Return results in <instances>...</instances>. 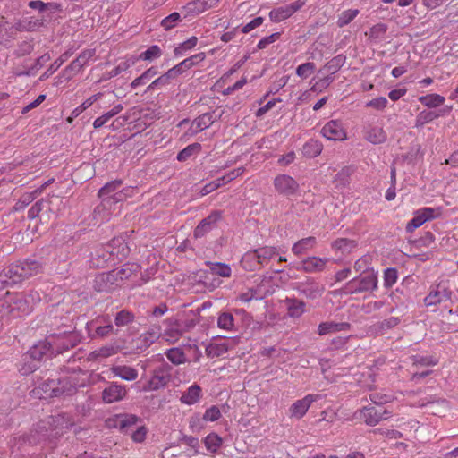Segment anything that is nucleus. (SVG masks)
Masks as SVG:
<instances>
[{
	"mask_svg": "<svg viewBox=\"0 0 458 458\" xmlns=\"http://www.w3.org/2000/svg\"><path fill=\"white\" fill-rule=\"evenodd\" d=\"M139 268L137 264H125L122 267L114 269L120 281L130 278L133 272H136Z\"/></svg>",
	"mask_w": 458,
	"mask_h": 458,
	"instance_id": "obj_59",
	"label": "nucleus"
},
{
	"mask_svg": "<svg viewBox=\"0 0 458 458\" xmlns=\"http://www.w3.org/2000/svg\"><path fill=\"white\" fill-rule=\"evenodd\" d=\"M218 327L225 330H232L234 326L233 316L230 312H223L217 319Z\"/></svg>",
	"mask_w": 458,
	"mask_h": 458,
	"instance_id": "obj_55",
	"label": "nucleus"
},
{
	"mask_svg": "<svg viewBox=\"0 0 458 458\" xmlns=\"http://www.w3.org/2000/svg\"><path fill=\"white\" fill-rule=\"evenodd\" d=\"M19 267L22 270V276L25 279L36 276L42 271V266L41 264L33 259H26L22 262L17 263Z\"/></svg>",
	"mask_w": 458,
	"mask_h": 458,
	"instance_id": "obj_26",
	"label": "nucleus"
},
{
	"mask_svg": "<svg viewBox=\"0 0 458 458\" xmlns=\"http://www.w3.org/2000/svg\"><path fill=\"white\" fill-rule=\"evenodd\" d=\"M200 396H201V387L199 385L194 384V385L191 386L187 389V391H185L182 394L180 401L182 403H185L188 405H192L199 402V400L200 399Z\"/></svg>",
	"mask_w": 458,
	"mask_h": 458,
	"instance_id": "obj_27",
	"label": "nucleus"
},
{
	"mask_svg": "<svg viewBox=\"0 0 458 458\" xmlns=\"http://www.w3.org/2000/svg\"><path fill=\"white\" fill-rule=\"evenodd\" d=\"M317 243L316 238L313 236H310L307 238H303L299 240L297 242H295L293 245L292 251L297 255L300 256L301 254H304L308 250L313 249Z\"/></svg>",
	"mask_w": 458,
	"mask_h": 458,
	"instance_id": "obj_29",
	"label": "nucleus"
},
{
	"mask_svg": "<svg viewBox=\"0 0 458 458\" xmlns=\"http://www.w3.org/2000/svg\"><path fill=\"white\" fill-rule=\"evenodd\" d=\"M0 315L2 318H16L14 310H13V303L10 298V293H7L5 297L0 299Z\"/></svg>",
	"mask_w": 458,
	"mask_h": 458,
	"instance_id": "obj_43",
	"label": "nucleus"
},
{
	"mask_svg": "<svg viewBox=\"0 0 458 458\" xmlns=\"http://www.w3.org/2000/svg\"><path fill=\"white\" fill-rule=\"evenodd\" d=\"M171 370L172 366L166 362H163L159 367L154 369L153 376L148 384L143 386V391L157 390L165 386L169 381Z\"/></svg>",
	"mask_w": 458,
	"mask_h": 458,
	"instance_id": "obj_6",
	"label": "nucleus"
},
{
	"mask_svg": "<svg viewBox=\"0 0 458 458\" xmlns=\"http://www.w3.org/2000/svg\"><path fill=\"white\" fill-rule=\"evenodd\" d=\"M274 186L280 194L293 195L299 189V183L288 174H279L274 179Z\"/></svg>",
	"mask_w": 458,
	"mask_h": 458,
	"instance_id": "obj_10",
	"label": "nucleus"
},
{
	"mask_svg": "<svg viewBox=\"0 0 458 458\" xmlns=\"http://www.w3.org/2000/svg\"><path fill=\"white\" fill-rule=\"evenodd\" d=\"M110 256L122 260L130 253V248L122 237H114L106 246Z\"/></svg>",
	"mask_w": 458,
	"mask_h": 458,
	"instance_id": "obj_15",
	"label": "nucleus"
},
{
	"mask_svg": "<svg viewBox=\"0 0 458 458\" xmlns=\"http://www.w3.org/2000/svg\"><path fill=\"white\" fill-rule=\"evenodd\" d=\"M241 265L245 270L248 271H254L262 266L257 257L255 250H249L242 256Z\"/></svg>",
	"mask_w": 458,
	"mask_h": 458,
	"instance_id": "obj_28",
	"label": "nucleus"
},
{
	"mask_svg": "<svg viewBox=\"0 0 458 458\" xmlns=\"http://www.w3.org/2000/svg\"><path fill=\"white\" fill-rule=\"evenodd\" d=\"M318 399V395L317 394H308L304 398L297 400L289 408L290 417L297 420L301 419L306 414L312 403Z\"/></svg>",
	"mask_w": 458,
	"mask_h": 458,
	"instance_id": "obj_11",
	"label": "nucleus"
},
{
	"mask_svg": "<svg viewBox=\"0 0 458 458\" xmlns=\"http://www.w3.org/2000/svg\"><path fill=\"white\" fill-rule=\"evenodd\" d=\"M295 289L310 300L319 298L325 291L324 286L311 277H306L303 281L298 282Z\"/></svg>",
	"mask_w": 458,
	"mask_h": 458,
	"instance_id": "obj_8",
	"label": "nucleus"
},
{
	"mask_svg": "<svg viewBox=\"0 0 458 458\" xmlns=\"http://www.w3.org/2000/svg\"><path fill=\"white\" fill-rule=\"evenodd\" d=\"M439 115V114H437L434 111H422L417 115L415 126H423L424 124L437 119Z\"/></svg>",
	"mask_w": 458,
	"mask_h": 458,
	"instance_id": "obj_58",
	"label": "nucleus"
},
{
	"mask_svg": "<svg viewBox=\"0 0 458 458\" xmlns=\"http://www.w3.org/2000/svg\"><path fill=\"white\" fill-rule=\"evenodd\" d=\"M307 0H297L290 4L275 8L269 13V18L274 22H280L291 17L295 12L300 10Z\"/></svg>",
	"mask_w": 458,
	"mask_h": 458,
	"instance_id": "obj_9",
	"label": "nucleus"
},
{
	"mask_svg": "<svg viewBox=\"0 0 458 458\" xmlns=\"http://www.w3.org/2000/svg\"><path fill=\"white\" fill-rule=\"evenodd\" d=\"M221 216H222L220 211L211 212L207 217L202 219L194 229V238L198 239L204 237L208 233L216 227V224L218 220L221 219Z\"/></svg>",
	"mask_w": 458,
	"mask_h": 458,
	"instance_id": "obj_12",
	"label": "nucleus"
},
{
	"mask_svg": "<svg viewBox=\"0 0 458 458\" xmlns=\"http://www.w3.org/2000/svg\"><path fill=\"white\" fill-rule=\"evenodd\" d=\"M206 265L214 275L223 277H229L231 276V267L225 263L207 261Z\"/></svg>",
	"mask_w": 458,
	"mask_h": 458,
	"instance_id": "obj_44",
	"label": "nucleus"
},
{
	"mask_svg": "<svg viewBox=\"0 0 458 458\" xmlns=\"http://www.w3.org/2000/svg\"><path fill=\"white\" fill-rule=\"evenodd\" d=\"M329 259H321L316 256L308 257L303 259L299 267H296L299 271H304L306 273H316L324 270Z\"/></svg>",
	"mask_w": 458,
	"mask_h": 458,
	"instance_id": "obj_16",
	"label": "nucleus"
},
{
	"mask_svg": "<svg viewBox=\"0 0 458 458\" xmlns=\"http://www.w3.org/2000/svg\"><path fill=\"white\" fill-rule=\"evenodd\" d=\"M362 413L365 423L369 426L377 425L380 420L386 419L384 415L388 414L386 410L375 407L364 408Z\"/></svg>",
	"mask_w": 458,
	"mask_h": 458,
	"instance_id": "obj_23",
	"label": "nucleus"
},
{
	"mask_svg": "<svg viewBox=\"0 0 458 458\" xmlns=\"http://www.w3.org/2000/svg\"><path fill=\"white\" fill-rule=\"evenodd\" d=\"M285 302L287 304V313L291 318H299L304 313L305 302L303 301L287 298Z\"/></svg>",
	"mask_w": 458,
	"mask_h": 458,
	"instance_id": "obj_30",
	"label": "nucleus"
},
{
	"mask_svg": "<svg viewBox=\"0 0 458 458\" xmlns=\"http://www.w3.org/2000/svg\"><path fill=\"white\" fill-rule=\"evenodd\" d=\"M101 321L107 322V324L105 326L97 327L95 329V333L93 335H91L92 338H95V337L105 338V337L111 335L112 334L117 335L118 329H116V330L114 329V326L110 323L108 316L106 318V317H98V318H97V319L95 321H91L90 325H92L95 322L99 323Z\"/></svg>",
	"mask_w": 458,
	"mask_h": 458,
	"instance_id": "obj_24",
	"label": "nucleus"
},
{
	"mask_svg": "<svg viewBox=\"0 0 458 458\" xmlns=\"http://www.w3.org/2000/svg\"><path fill=\"white\" fill-rule=\"evenodd\" d=\"M103 96V93L98 92L95 95H92L89 98H87L81 106L74 108L72 112V115L73 117H78L83 111L88 109L89 106L93 105L94 102L98 100Z\"/></svg>",
	"mask_w": 458,
	"mask_h": 458,
	"instance_id": "obj_52",
	"label": "nucleus"
},
{
	"mask_svg": "<svg viewBox=\"0 0 458 458\" xmlns=\"http://www.w3.org/2000/svg\"><path fill=\"white\" fill-rule=\"evenodd\" d=\"M47 344H38L31 347L24 355L27 360H31L38 364L47 354Z\"/></svg>",
	"mask_w": 458,
	"mask_h": 458,
	"instance_id": "obj_33",
	"label": "nucleus"
},
{
	"mask_svg": "<svg viewBox=\"0 0 458 458\" xmlns=\"http://www.w3.org/2000/svg\"><path fill=\"white\" fill-rule=\"evenodd\" d=\"M3 271L5 273L6 278L8 279L11 285L24 281L22 276V270L19 267L17 263L8 266Z\"/></svg>",
	"mask_w": 458,
	"mask_h": 458,
	"instance_id": "obj_31",
	"label": "nucleus"
},
{
	"mask_svg": "<svg viewBox=\"0 0 458 458\" xmlns=\"http://www.w3.org/2000/svg\"><path fill=\"white\" fill-rule=\"evenodd\" d=\"M165 323L166 328L164 335L170 342L177 341L183 334L191 331L197 325L196 320L193 318L178 320L172 318L166 319Z\"/></svg>",
	"mask_w": 458,
	"mask_h": 458,
	"instance_id": "obj_5",
	"label": "nucleus"
},
{
	"mask_svg": "<svg viewBox=\"0 0 458 458\" xmlns=\"http://www.w3.org/2000/svg\"><path fill=\"white\" fill-rule=\"evenodd\" d=\"M126 394L124 386L113 384L102 392V399L106 403H112L122 400Z\"/></svg>",
	"mask_w": 458,
	"mask_h": 458,
	"instance_id": "obj_20",
	"label": "nucleus"
},
{
	"mask_svg": "<svg viewBox=\"0 0 458 458\" xmlns=\"http://www.w3.org/2000/svg\"><path fill=\"white\" fill-rule=\"evenodd\" d=\"M258 259H259L261 265L266 263L271 258L277 255L276 249L275 247L264 246L261 248H258L255 250Z\"/></svg>",
	"mask_w": 458,
	"mask_h": 458,
	"instance_id": "obj_48",
	"label": "nucleus"
},
{
	"mask_svg": "<svg viewBox=\"0 0 458 458\" xmlns=\"http://www.w3.org/2000/svg\"><path fill=\"white\" fill-rule=\"evenodd\" d=\"M72 49L63 53L40 76V81H44L51 76L72 55Z\"/></svg>",
	"mask_w": 458,
	"mask_h": 458,
	"instance_id": "obj_32",
	"label": "nucleus"
},
{
	"mask_svg": "<svg viewBox=\"0 0 458 458\" xmlns=\"http://www.w3.org/2000/svg\"><path fill=\"white\" fill-rule=\"evenodd\" d=\"M434 216L435 209L432 208H424L418 210L415 214V216L407 224L406 232H413L428 220L434 218Z\"/></svg>",
	"mask_w": 458,
	"mask_h": 458,
	"instance_id": "obj_17",
	"label": "nucleus"
},
{
	"mask_svg": "<svg viewBox=\"0 0 458 458\" xmlns=\"http://www.w3.org/2000/svg\"><path fill=\"white\" fill-rule=\"evenodd\" d=\"M214 123L212 113H205L196 117L192 122V126H195L196 131H202L208 128Z\"/></svg>",
	"mask_w": 458,
	"mask_h": 458,
	"instance_id": "obj_41",
	"label": "nucleus"
},
{
	"mask_svg": "<svg viewBox=\"0 0 458 458\" xmlns=\"http://www.w3.org/2000/svg\"><path fill=\"white\" fill-rule=\"evenodd\" d=\"M29 7L31 9L38 10L40 13L46 11L47 9H49L53 12H55L59 9V4L55 3H44L40 0H33L29 2Z\"/></svg>",
	"mask_w": 458,
	"mask_h": 458,
	"instance_id": "obj_61",
	"label": "nucleus"
},
{
	"mask_svg": "<svg viewBox=\"0 0 458 458\" xmlns=\"http://www.w3.org/2000/svg\"><path fill=\"white\" fill-rule=\"evenodd\" d=\"M350 328L351 325L347 322L336 323L333 321H327L322 322L318 325V334L319 335H325L332 332L347 331L350 330Z\"/></svg>",
	"mask_w": 458,
	"mask_h": 458,
	"instance_id": "obj_25",
	"label": "nucleus"
},
{
	"mask_svg": "<svg viewBox=\"0 0 458 458\" xmlns=\"http://www.w3.org/2000/svg\"><path fill=\"white\" fill-rule=\"evenodd\" d=\"M419 101L429 108H434L443 105L445 98L438 94H428L426 96L420 97Z\"/></svg>",
	"mask_w": 458,
	"mask_h": 458,
	"instance_id": "obj_40",
	"label": "nucleus"
},
{
	"mask_svg": "<svg viewBox=\"0 0 458 458\" xmlns=\"http://www.w3.org/2000/svg\"><path fill=\"white\" fill-rule=\"evenodd\" d=\"M321 133L330 140H344L346 139V133L342 123L335 120L327 122L323 126Z\"/></svg>",
	"mask_w": 458,
	"mask_h": 458,
	"instance_id": "obj_14",
	"label": "nucleus"
},
{
	"mask_svg": "<svg viewBox=\"0 0 458 458\" xmlns=\"http://www.w3.org/2000/svg\"><path fill=\"white\" fill-rule=\"evenodd\" d=\"M62 199L59 196L52 195L47 199L38 200L28 211V217L34 219L39 217L40 220L49 221L56 217L57 207Z\"/></svg>",
	"mask_w": 458,
	"mask_h": 458,
	"instance_id": "obj_1",
	"label": "nucleus"
},
{
	"mask_svg": "<svg viewBox=\"0 0 458 458\" xmlns=\"http://www.w3.org/2000/svg\"><path fill=\"white\" fill-rule=\"evenodd\" d=\"M139 419L135 415H125L119 419V427L120 429L124 430L126 433H129L132 428L131 427H134Z\"/></svg>",
	"mask_w": 458,
	"mask_h": 458,
	"instance_id": "obj_60",
	"label": "nucleus"
},
{
	"mask_svg": "<svg viewBox=\"0 0 458 458\" xmlns=\"http://www.w3.org/2000/svg\"><path fill=\"white\" fill-rule=\"evenodd\" d=\"M359 11L358 10H346L343 12L337 20V26L342 28L347 24H349L354 18L357 16Z\"/></svg>",
	"mask_w": 458,
	"mask_h": 458,
	"instance_id": "obj_62",
	"label": "nucleus"
},
{
	"mask_svg": "<svg viewBox=\"0 0 458 458\" xmlns=\"http://www.w3.org/2000/svg\"><path fill=\"white\" fill-rule=\"evenodd\" d=\"M346 56L344 55H338L328 61L321 71H325L327 73H335L345 63Z\"/></svg>",
	"mask_w": 458,
	"mask_h": 458,
	"instance_id": "obj_38",
	"label": "nucleus"
},
{
	"mask_svg": "<svg viewBox=\"0 0 458 458\" xmlns=\"http://www.w3.org/2000/svg\"><path fill=\"white\" fill-rule=\"evenodd\" d=\"M81 340V335L73 329H57L48 336V344L55 347V351L63 352L75 347Z\"/></svg>",
	"mask_w": 458,
	"mask_h": 458,
	"instance_id": "obj_2",
	"label": "nucleus"
},
{
	"mask_svg": "<svg viewBox=\"0 0 458 458\" xmlns=\"http://www.w3.org/2000/svg\"><path fill=\"white\" fill-rule=\"evenodd\" d=\"M47 20L44 17L21 20L15 23V29L19 31H36L41 27L46 26Z\"/></svg>",
	"mask_w": 458,
	"mask_h": 458,
	"instance_id": "obj_21",
	"label": "nucleus"
},
{
	"mask_svg": "<svg viewBox=\"0 0 458 458\" xmlns=\"http://www.w3.org/2000/svg\"><path fill=\"white\" fill-rule=\"evenodd\" d=\"M57 390V397L62 395H72L76 393L77 388L81 386L77 383V379L75 377H65L64 378H60L56 380Z\"/></svg>",
	"mask_w": 458,
	"mask_h": 458,
	"instance_id": "obj_18",
	"label": "nucleus"
},
{
	"mask_svg": "<svg viewBox=\"0 0 458 458\" xmlns=\"http://www.w3.org/2000/svg\"><path fill=\"white\" fill-rule=\"evenodd\" d=\"M322 144L318 140H310L302 147V154L306 157L313 158L318 157L322 151Z\"/></svg>",
	"mask_w": 458,
	"mask_h": 458,
	"instance_id": "obj_34",
	"label": "nucleus"
},
{
	"mask_svg": "<svg viewBox=\"0 0 458 458\" xmlns=\"http://www.w3.org/2000/svg\"><path fill=\"white\" fill-rule=\"evenodd\" d=\"M93 287L97 292H111L114 290L112 285H109V280H106L105 272L98 274L95 277Z\"/></svg>",
	"mask_w": 458,
	"mask_h": 458,
	"instance_id": "obj_49",
	"label": "nucleus"
},
{
	"mask_svg": "<svg viewBox=\"0 0 458 458\" xmlns=\"http://www.w3.org/2000/svg\"><path fill=\"white\" fill-rule=\"evenodd\" d=\"M167 359L174 365H180L186 361L184 352L179 348H171L166 352Z\"/></svg>",
	"mask_w": 458,
	"mask_h": 458,
	"instance_id": "obj_53",
	"label": "nucleus"
},
{
	"mask_svg": "<svg viewBox=\"0 0 458 458\" xmlns=\"http://www.w3.org/2000/svg\"><path fill=\"white\" fill-rule=\"evenodd\" d=\"M134 320L135 315L128 310H122L118 311L114 316V324L118 327L128 326Z\"/></svg>",
	"mask_w": 458,
	"mask_h": 458,
	"instance_id": "obj_37",
	"label": "nucleus"
},
{
	"mask_svg": "<svg viewBox=\"0 0 458 458\" xmlns=\"http://www.w3.org/2000/svg\"><path fill=\"white\" fill-rule=\"evenodd\" d=\"M57 390L56 380L55 379H47L44 381L38 386H37L33 392L36 395H38L40 399H48L52 397H57Z\"/></svg>",
	"mask_w": 458,
	"mask_h": 458,
	"instance_id": "obj_22",
	"label": "nucleus"
},
{
	"mask_svg": "<svg viewBox=\"0 0 458 458\" xmlns=\"http://www.w3.org/2000/svg\"><path fill=\"white\" fill-rule=\"evenodd\" d=\"M10 298L13 303V310H14L15 317L21 314H28L32 311L30 301V300L25 296L24 293H10Z\"/></svg>",
	"mask_w": 458,
	"mask_h": 458,
	"instance_id": "obj_19",
	"label": "nucleus"
},
{
	"mask_svg": "<svg viewBox=\"0 0 458 458\" xmlns=\"http://www.w3.org/2000/svg\"><path fill=\"white\" fill-rule=\"evenodd\" d=\"M157 339L156 332H146L141 334L136 340L138 349L145 350Z\"/></svg>",
	"mask_w": 458,
	"mask_h": 458,
	"instance_id": "obj_45",
	"label": "nucleus"
},
{
	"mask_svg": "<svg viewBox=\"0 0 458 458\" xmlns=\"http://www.w3.org/2000/svg\"><path fill=\"white\" fill-rule=\"evenodd\" d=\"M356 246L355 241L347 238H338L332 242V248L342 253H350Z\"/></svg>",
	"mask_w": 458,
	"mask_h": 458,
	"instance_id": "obj_36",
	"label": "nucleus"
},
{
	"mask_svg": "<svg viewBox=\"0 0 458 458\" xmlns=\"http://www.w3.org/2000/svg\"><path fill=\"white\" fill-rule=\"evenodd\" d=\"M183 10L186 12L185 16L187 15H198L204 11H206V8L202 3L201 0H194L190 3H188L184 7Z\"/></svg>",
	"mask_w": 458,
	"mask_h": 458,
	"instance_id": "obj_54",
	"label": "nucleus"
},
{
	"mask_svg": "<svg viewBox=\"0 0 458 458\" xmlns=\"http://www.w3.org/2000/svg\"><path fill=\"white\" fill-rule=\"evenodd\" d=\"M401 322V319L397 317H391L386 318L380 322H377L374 327L377 328L378 332L387 331L398 326Z\"/></svg>",
	"mask_w": 458,
	"mask_h": 458,
	"instance_id": "obj_56",
	"label": "nucleus"
},
{
	"mask_svg": "<svg viewBox=\"0 0 458 458\" xmlns=\"http://www.w3.org/2000/svg\"><path fill=\"white\" fill-rule=\"evenodd\" d=\"M387 31V25L385 23H377L370 28L369 32H366V36L373 42L380 41L384 38Z\"/></svg>",
	"mask_w": 458,
	"mask_h": 458,
	"instance_id": "obj_39",
	"label": "nucleus"
},
{
	"mask_svg": "<svg viewBox=\"0 0 458 458\" xmlns=\"http://www.w3.org/2000/svg\"><path fill=\"white\" fill-rule=\"evenodd\" d=\"M265 294L261 293L260 287L249 288L246 292L239 294L238 299L243 302H249L251 300H262Z\"/></svg>",
	"mask_w": 458,
	"mask_h": 458,
	"instance_id": "obj_50",
	"label": "nucleus"
},
{
	"mask_svg": "<svg viewBox=\"0 0 458 458\" xmlns=\"http://www.w3.org/2000/svg\"><path fill=\"white\" fill-rule=\"evenodd\" d=\"M162 52L158 46L153 45L140 55V59L151 61L161 55Z\"/></svg>",
	"mask_w": 458,
	"mask_h": 458,
	"instance_id": "obj_64",
	"label": "nucleus"
},
{
	"mask_svg": "<svg viewBox=\"0 0 458 458\" xmlns=\"http://www.w3.org/2000/svg\"><path fill=\"white\" fill-rule=\"evenodd\" d=\"M123 184L122 180H114L106 183L98 191V196L102 198V202L95 209V212H100L101 209L111 208L113 204H116L123 200V194L114 192Z\"/></svg>",
	"mask_w": 458,
	"mask_h": 458,
	"instance_id": "obj_3",
	"label": "nucleus"
},
{
	"mask_svg": "<svg viewBox=\"0 0 458 458\" xmlns=\"http://www.w3.org/2000/svg\"><path fill=\"white\" fill-rule=\"evenodd\" d=\"M157 69L156 67H150L145 71L140 76L137 77L131 83V89H136L138 86L147 84L152 78L157 74Z\"/></svg>",
	"mask_w": 458,
	"mask_h": 458,
	"instance_id": "obj_42",
	"label": "nucleus"
},
{
	"mask_svg": "<svg viewBox=\"0 0 458 458\" xmlns=\"http://www.w3.org/2000/svg\"><path fill=\"white\" fill-rule=\"evenodd\" d=\"M200 149H201V145L199 143L190 144L178 153L177 160L180 162L186 161L193 154L200 151Z\"/></svg>",
	"mask_w": 458,
	"mask_h": 458,
	"instance_id": "obj_51",
	"label": "nucleus"
},
{
	"mask_svg": "<svg viewBox=\"0 0 458 458\" xmlns=\"http://www.w3.org/2000/svg\"><path fill=\"white\" fill-rule=\"evenodd\" d=\"M222 443V438L216 433H210L204 438L205 446L211 453H216Z\"/></svg>",
	"mask_w": 458,
	"mask_h": 458,
	"instance_id": "obj_46",
	"label": "nucleus"
},
{
	"mask_svg": "<svg viewBox=\"0 0 458 458\" xmlns=\"http://www.w3.org/2000/svg\"><path fill=\"white\" fill-rule=\"evenodd\" d=\"M452 292L446 287L437 284L424 299L426 306L437 305L451 300Z\"/></svg>",
	"mask_w": 458,
	"mask_h": 458,
	"instance_id": "obj_13",
	"label": "nucleus"
},
{
	"mask_svg": "<svg viewBox=\"0 0 458 458\" xmlns=\"http://www.w3.org/2000/svg\"><path fill=\"white\" fill-rule=\"evenodd\" d=\"M315 68L314 63H304L297 67L296 74L302 79H307L314 72Z\"/></svg>",
	"mask_w": 458,
	"mask_h": 458,
	"instance_id": "obj_63",
	"label": "nucleus"
},
{
	"mask_svg": "<svg viewBox=\"0 0 458 458\" xmlns=\"http://www.w3.org/2000/svg\"><path fill=\"white\" fill-rule=\"evenodd\" d=\"M115 376L120 377L122 379L132 381L137 378L138 372L134 368L129 366H117L112 369Z\"/></svg>",
	"mask_w": 458,
	"mask_h": 458,
	"instance_id": "obj_35",
	"label": "nucleus"
},
{
	"mask_svg": "<svg viewBox=\"0 0 458 458\" xmlns=\"http://www.w3.org/2000/svg\"><path fill=\"white\" fill-rule=\"evenodd\" d=\"M95 55V49H85L73 60L62 72L64 81H70L75 76Z\"/></svg>",
	"mask_w": 458,
	"mask_h": 458,
	"instance_id": "obj_7",
	"label": "nucleus"
},
{
	"mask_svg": "<svg viewBox=\"0 0 458 458\" xmlns=\"http://www.w3.org/2000/svg\"><path fill=\"white\" fill-rule=\"evenodd\" d=\"M227 350L225 344H210L206 348V353L208 357L216 358L225 354Z\"/></svg>",
	"mask_w": 458,
	"mask_h": 458,
	"instance_id": "obj_57",
	"label": "nucleus"
},
{
	"mask_svg": "<svg viewBox=\"0 0 458 458\" xmlns=\"http://www.w3.org/2000/svg\"><path fill=\"white\" fill-rule=\"evenodd\" d=\"M354 169L352 166H344L335 175V182L337 183V186L345 187L349 184V179L351 175L353 174Z\"/></svg>",
	"mask_w": 458,
	"mask_h": 458,
	"instance_id": "obj_47",
	"label": "nucleus"
},
{
	"mask_svg": "<svg viewBox=\"0 0 458 458\" xmlns=\"http://www.w3.org/2000/svg\"><path fill=\"white\" fill-rule=\"evenodd\" d=\"M377 287V275L371 271L361 274L360 276L352 279L345 285V292L350 294L363 292H371Z\"/></svg>",
	"mask_w": 458,
	"mask_h": 458,
	"instance_id": "obj_4",
	"label": "nucleus"
}]
</instances>
